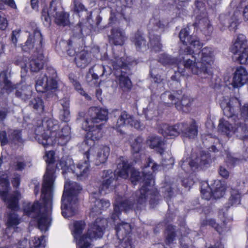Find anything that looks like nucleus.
<instances>
[{
  "mask_svg": "<svg viewBox=\"0 0 248 248\" xmlns=\"http://www.w3.org/2000/svg\"><path fill=\"white\" fill-rule=\"evenodd\" d=\"M189 28L181 30L179 37L183 43L180 52V61L176 62L178 71L179 73L183 72L181 69V59H183V65L189 69L194 74L199 76L202 78H205L209 75L207 65H211L213 63L214 58L212 49L210 48H203L201 51V44L195 36H188Z\"/></svg>",
  "mask_w": 248,
  "mask_h": 248,
  "instance_id": "f257e3e1",
  "label": "nucleus"
},
{
  "mask_svg": "<svg viewBox=\"0 0 248 248\" xmlns=\"http://www.w3.org/2000/svg\"><path fill=\"white\" fill-rule=\"evenodd\" d=\"M130 171L131 181L134 185L138 181L143 183L141 188L136 193V203L133 205L129 201H125L123 202L117 201L114 203L115 214L113 215L112 218L114 221L117 220L116 217H118L121 210H124L126 211L133 207L135 209L141 208L147 201V197L150 195V204H152V200H155L157 197V192L154 188L155 181L151 173H145L143 172V178L139 175V172L134 170L127 161L124 160H121L118 163L117 169L115 173L118 176L124 179H126L128 176V173Z\"/></svg>",
  "mask_w": 248,
  "mask_h": 248,
  "instance_id": "f03ea898",
  "label": "nucleus"
},
{
  "mask_svg": "<svg viewBox=\"0 0 248 248\" xmlns=\"http://www.w3.org/2000/svg\"><path fill=\"white\" fill-rule=\"evenodd\" d=\"M55 178L54 170L49 165L44 175L41 196L44 206L42 207L38 201L33 203H25L23 206L24 214L37 221L41 231H47L51 225L52 198Z\"/></svg>",
  "mask_w": 248,
  "mask_h": 248,
  "instance_id": "7ed1b4c3",
  "label": "nucleus"
},
{
  "mask_svg": "<svg viewBox=\"0 0 248 248\" xmlns=\"http://www.w3.org/2000/svg\"><path fill=\"white\" fill-rule=\"evenodd\" d=\"M237 100L232 98H224L220 103L224 114L228 120L222 119L219 121L218 130L228 137L235 136L242 140L248 137V126L243 119H239L234 116V108L232 105L236 104Z\"/></svg>",
  "mask_w": 248,
  "mask_h": 248,
  "instance_id": "20e7f679",
  "label": "nucleus"
},
{
  "mask_svg": "<svg viewBox=\"0 0 248 248\" xmlns=\"http://www.w3.org/2000/svg\"><path fill=\"white\" fill-rule=\"evenodd\" d=\"M107 222L105 218H97L93 223L90 225L87 234L88 236H86L82 235L85 227V222L83 221H75L70 228L77 248H90V241L103 236Z\"/></svg>",
  "mask_w": 248,
  "mask_h": 248,
  "instance_id": "39448f33",
  "label": "nucleus"
},
{
  "mask_svg": "<svg viewBox=\"0 0 248 248\" xmlns=\"http://www.w3.org/2000/svg\"><path fill=\"white\" fill-rule=\"evenodd\" d=\"M81 189V187L77 183L65 180L61 207L62 213L64 217H72L76 213L77 196Z\"/></svg>",
  "mask_w": 248,
  "mask_h": 248,
  "instance_id": "423d86ee",
  "label": "nucleus"
},
{
  "mask_svg": "<svg viewBox=\"0 0 248 248\" xmlns=\"http://www.w3.org/2000/svg\"><path fill=\"white\" fill-rule=\"evenodd\" d=\"M90 142V145H88L87 141L80 145V150L83 152L84 156L94 161L97 165L106 162L110 153L109 147L104 145L93 146V142Z\"/></svg>",
  "mask_w": 248,
  "mask_h": 248,
  "instance_id": "0eeeda50",
  "label": "nucleus"
},
{
  "mask_svg": "<svg viewBox=\"0 0 248 248\" xmlns=\"http://www.w3.org/2000/svg\"><path fill=\"white\" fill-rule=\"evenodd\" d=\"M55 18V23L60 26H65L69 23L68 15L64 13L60 5L52 1L49 9L44 8L41 14V19L44 24L48 26L51 22V18Z\"/></svg>",
  "mask_w": 248,
  "mask_h": 248,
  "instance_id": "6e6552de",
  "label": "nucleus"
},
{
  "mask_svg": "<svg viewBox=\"0 0 248 248\" xmlns=\"http://www.w3.org/2000/svg\"><path fill=\"white\" fill-rule=\"evenodd\" d=\"M90 160L87 158V160L84 161L79 162L77 165L76 167L72 164L73 161L72 160L68 159L67 161L62 160L59 164H57V167L58 168L61 167V169L63 170V174L65 179L66 173H69L75 174L79 179L82 180L85 179L89 174Z\"/></svg>",
  "mask_w": 248,
  "mask_h": 248,
  "instance_id": "1a4fd4ad",
  "label": "nucleus"
},
{
  "mask_svg": "<svg viewBox=\"0 0 248 248\" xmlns=\"http://www.w3.org/2000/svg\"><path fill=\"white\" fill-rule=\"evenodd\" d=\"M233 59L241 64L248 63V46L246 37L243 34L239 35L231 47Z\"/></svg>",
  "mask_w": 248,
  "mask_h": 248,
  "instance_id": "9d476101",
  "label": "nucleus"
},
{
  "mask_svg": "<svg viewBox=\"0 0 248 248\" xmlns=\"http://www.w3.org/2000/svg\"><path fill=\"white\" fill-rule=\"evenodd\" d=\"M58 121L49 119L44 123V125L47 128L46 132L41 136L37 135L36 138L38 142L42 144L45 148L52 145L56 140L57 131L59 130Z\"/></svg>",
  "mask_w": 248,
  "mask_h": 248,
  "instance_id": "9b49d317",
  "label": "nucleus"
},
{
  "mask_svg": "<svg viewBox=\"0 0 248 248\" xmlns=\"http://www.w3.org/2000/svg\"><path fill=\"white\" fill-rule=\"evenodd\" d=\"M56 76L55 70L49 68L42 74L36 80L35 88L38 92H45L48 90L56 89L58 84L55 78Z\"/></svg>",
  "mask_w": 248,
  "mask_h": 248,
  "instance_id": "f8f14e48",
  "label": "nucleus"
},
{
  "mask_svg": "<svg viewBox=\"0 0 248 248\" xmlns=\"http://www.w3.org/2000/svg\"><path fill=\"white\" fill-rule=\"evenodd\" d=\"M185 125L183 124H178L174 126L165 125L162 129V134L165 137L172 138L178 136L181 131L184 133V136L190 139H194L197 135V126L194 121H192L188 129L184 131Z\"/></svg>",
  "mask_w": 248,
  "mask_h": 248,
  "instance_id": "ddd939ff",
  "label": "nucleus"
},
{
  "mask_svg": "<svg viewBox=\"0 0 248 248\" xmlns=\"http://www.w3.org/2000/svg\"><path fill=\"white\" fill-rule=\"evenodd\" d=\"M147 144L152 149L159 152L162 157V164L165 166H171L174 164V159L169 151H164V143L161 139L155 136L149 137L147 140Z\"/></svg>",
  "mask_w": 248,
  "mask_h": 248,
  "instance_id": "4468645a",
  "label": "nucleus"
},
{
  "mask_svg": "<svg viewBox=\"0 0 248 248\" xmlns=\"http://www.w3.org/2000/svg\"><path fill=\"white\" fill-rule=\"evenodd\" d=\"M226 189L225 184L220 181L216 180L211 183L206 188L202 187L201 189L202 196L203 199L210 200L212 197L215 199H218L222 197Z\"/></svg>",
  "mask_w": 248,
  "mask_h": 248,
  "instance_id": "2eb2a0df",
  "label": "nucleus"
},
{
  "mask_svg": "<svg viewBox=\"0 0 248 248\" xmlns=\"http://www.w3.org/2000/svg\"><path fill=\"white\" fill-rule=\"evenodd\" d=\"M96 124L90 121L89 119H86L83 123L82 128L87 132L86 140L83 142L87 141L88 145H90V140H92L94 146L95 145L94 141L99 140L102 137V132L101 131V125Z\"/></svg>",
  "mask_w": 248,
  "mask_h": 248,
  "instance_id": "dca6fc26",
  "label": "nucleus"
},
{
  "mask_svg": "<svg viewBox=\"0 0 248 248\" xmlns=\"http://www.w3.org/2000/svg\"><path fill=\"white\" fill-rule=\"evenodd\" d=\"M131 230L129 224L122 221L117 222L116 232L118 238L121 241L119 248H132L129 237L128 236Z\"/></svg>",
  "mask_w": 248,
  "mask_h": 248,
  "instance_id": "f3484780",
  "label": "nucleus"
},
{
  "mask_svg": "<svg viewBox=\"0 0 248 248\" xmlns=\"http://www.w3.org/2000/svg\"><path fill=\"white\" fill-rule=\"evenodd\" d=\"M22 69V73H26L29 69L31 72H37L43 68L44 65V57L41 53L37 57L33 56L29 60L28 63L21 62L19 64Z\"/></svg>",
  "mask_w": 248,
  "mask_h": 248,
  "instance_id": "a211bd4d",
  "label": "nucleus"
},
{
  "mask_svg": "<svg viewBox=\"0 0 248 248\" xmlns=\"http://www.w3.org/2000/svg\"><path fill=\"white\" fill-rule=\"evenodd\" d=\"M42 37L40 31L36 30L33 34H31L22 49L24 51H29L35 48L37 51H40L42 47Z\"/></svg>",
  "mask_w": 248,
  "mask_h": 248,
  "instance_id": "6ab92c4d",
  "label": "nucleus"
},
{
  "mask_svg": "<svg viewBox=\"0 0 248 248\" xmlns=\"http://www.w3.org/2000/svg\"><path fill=\"white\" fill-rule=\"evenodd\" d=\"M248 82V73L242 66L237 67L233 73L231 85L234 88L242 87Z\"/></svg>",
  "mask_w": 248,
  "mask_h": 248,
  "instance_id": "aec40b11",
  "label": "nucleus"
},
{
  "mask_svg": "<svg viewBox=\"0 0 248 248\" xmlns=\"http://www.w3.org/2000/svg\"><path fill=\"white\" fill-rule=\"evenodd\" d=\"M108 111L105 108L93 107L90 108L86 119L98 124L101 121H106L108 119Z\"/></svg>",
  "mask_w": 248,
  "mask_h": 248,
  "instance_id": "412c9836",
  "label": "nucleus"
},
{
  "mask_svg": "<svg viewBox=\"0 0 248 248\" xmlns=\"http://www.w3.org/2000/svg\"><path fill=\"white\" fill-rule=\"evenodd\" d=\"M126 125H130L136 129H140L142 127L140 122L134 120L133 118L129 115L125 111H123L118 120L116 125V128L118 129L121 127Z\"/></svg>",
  "mask_w": 248,
  "mask_h": 248,
  "instance_id": "4be33fe9",
  "label": "nucleus"
},
{
  "mask_svg": "<svg viewBox=\"0 0 248 248\" xmlns=\"http://www.w3.org/2000/svg\"><path fill=\"white\" fill-rule=\"evenodd\" d=\"M70 128L68 125H64L60 130H58L56 140L54 143L58 142L61 145L65 144L70 139Z\"/></svg>",
  "mask_w": 248,
  "mask_h": 248,
  "instance_id": "5701e85b",
  "label": "nucleus"
},
{
  "mask_svg": "<svg viewBox=\"0 0 248 248\" xmlns=\"http://www.w3.org/2000/svg\"><path fill=\"white\" fill-rule=\"evenodd\" d=\"M104 173L105 176L102 183L100 192L106 194L114 189V186L112 185L113 179L112 178L113 174L111 170H107Z\"/></svg>",
  "mask_w": 248,
  "mask_h": 248,
  "instance_id": "b1692460",
  "label": "nucleus"
},
{
  "mask_svg": "<svg viewBox=\"0 0 248 248\" xmlns=\"http://www.w3.org/2000/svg\"><path fill=\"white\" fill-rule=\"evenodd\" d=\"M194 24L195 26L200 28L205 34H208L212 31V27L210 25L205 14H203L202 16H198Z\"/></svg>",
  "mask_w": 248,
  "mask_h": 248,
  "instance_id": "393cba45",
  "label": "nucleus"
},
{
  "mask_svg": "<svg viewBox=\"0 0 248 248\" xmlns=\"http://www.w3.org/2000/svg\"><path fill=\"white\" fill-rule=\"evenodd\" d=\"M196 159L197 161L194 164H192V161L190 162V165L191 168L204 169L211 162L209 155L203 152L200 154V156L196 157Z\"/></svg>",
  "mask_w": 248,
  "mask_h": 248,
  "instance_id": "a878e982",
  "label": "nucleus"
},
{
  "mask_svg": "<svg viewBox=\"0 0 248 248\" xmlns=\"http://www.w3.org/2000/svg\"><path fill=\"white\" fill-rule=\"evenodd\" d=\"M109 38L115 45H122L125 40L124 33L117 28H114L112 30Z\"/></svg>",
  "mask_w": 248,
  "mask_h": 248,
  "instance_id": "bb28decb",
  "label": "nucleus"
},
{
  "mask_svg": "<svg viewBox=\"0 0 248 248\" xmlns=\"http://www.w3.org/2000/svg\"><path fill=\"white\" fill-rule=\"evenodd\" d=\"M143 139L141 137H138L131 144L132 154L134 158L137 160L138 157H141V154L140 153L142 147Z\"/></svg>",
  "mask_w": 248,
  "mask_h": 248,
  "instance_id": "cd10ccee",
  "label": "nucleus"
},
{
  "mask_svg": "<svg viewBox=\"0 0 248 248\" xmlns=\"http://www.w3.org/2000/svg\"><path fill=\"white\" fill-rule=\"evenodd\" d=\"M110 206V202L106 200H96L94 201V207L92 209L91 215L93 216L94 213H100L101 210L108 208Z\"/></svg>",
  "mask_w": 248,
  "mask_h": 248,
  "instance_id": "c85d7f7f",
  "label": "nucleus"
},
{
  "mask_svg": "<svg viewBox=\"0 0 248 248\" xmlns=\"http://www.w3.org/2000/svg\"><path fill=\"white\" fill-rule=\"evenodd\" d=\"M31 248H44L46 246V241L44 236L40 237H34L32 238L31 242Z\"/></svg>",
  "mask_w": 248,
  "mask_h": 248,
  "instance_id": "c756f323",
  "label": "nucleus"
},
{
  "mask_svg": "<svg viewBox=\"0 0 248 248\" xmlns=\"http://www.w3.org/2000/svg\"><path fill=\"white\" fill-rule=\"evenodd\" d=\"M69 79L73 85L75 87V89L82 95L85 97L86 98L89 99L90 96L85 93L84 91L81 88V85L78 81L77 78L74 76L73 74L69 75Z\"/></svg>",
  "mask_w": 248,
  "mask_h": 248,
  "instance_id": "7c9ffc66",
  "label": "nucleus"
},
{
  "mask_svg": "<svg viewBox=\"0 0 248 248\" xmlns=\"http://www.w3.org/2000/svg\"><path fill=\"white\" fill-rule=\"evenodd\" d=\"M119 85L124 91H126L131 89L132 83L127 77L121 75L119 78Z\"/></svg>",
  "mask_w": 248,
  "mask_h": 248,
  "instance_id": "2f4dec72",
  "label": "nucleus"
},
{
  "mask_svg": "<svg viewBox=\"0 0 248 248\" xmlns=\"http://www.w3.org/2000/svg\"><path fill=\"white\" fill-rule=\"evenodd\" d=\"M63 109L61 111L60 118L64 122H68L70 120V114L69 110V103H65L62 104Z\"/></svg>",
  "mask_w": 248,
  "mask_h": 248,
  "instance_id": "473e14b6",
  "label": "nucleus"
},
{
  "mask_svg": "<svg viewBox=\"0 0 248 248\" xmlns=\"http://www.w3.org/2000/svg\"><path fill=\"white\" fill-rule=\"evenodd\" d=\"M241 195L237 190H232L229 203L232 206H236L240 203Z\"/></svg>",
  "mask_w": 248,
  "mask_h": 248,
  "instance_id": "72a5a7b5",
  "label": "nucleus"
},
{
  "mask_svg": "<svg viewBox=\"0 0 248 248\" xmlns=\"http://www.w3.org/2000/svg\"><path fill=\"white\" fill-rule=\"evenodd\" d=\"M0 85L6 90H8L11 87V83L8 80L4 72L0 74Z\"/></svg>",
  "mask_w": 248,
  "mask_h": 248,
  "instance_id": "f704fd0d",
  "label": "nucleus"
},
{
  "mask_svg": "<svg viewBox=\"0 0 248 248\" xmlns=\"http://www.w3.org/2000/svg\"><path fill=\"white\" fill-rule=\"evenodd\" d=\"M175 232L174 228L171 226H169L166 231V243L170 244L173 240L174 237Z\"/></svg>",
  "mask_w": 248,
  "mask_h": 248,
  "instance_id": "c9c22d12",
  "label": "nucleus"
},
{
  "mask_svg": "<svg viewBox=\"0 0 248 248\" xmlns=\"http://www.w3.org/2000/svg\"><path fill=\"white\" fill-rule=\"evenodd\" d=\"M132 42L135 43L136 47L139 48H140V47L145 45L144 40L139 33L136 34L134 37L132 38Z\"/></svg>",
  "mask_w": 248,
  "mask_h": 248,
  "instance_id": "e433bc0d",
  "label": "nucleus"
},
{
  "mask_svg": "<svg viewBox=\"0 0 248 248\" xmlns=\"http://www.w3.org/2000/svg\"><path fill=\"white\" fill-rule=\"evenodd\" d=\"M32 104L33 105V107L38 110L39 111H43L44 110V105L43 101L40 98H37L35 99L32 101Z\"/></svg>",
  "mask_w": 248,
  "mask_h": 248,
  "instance_id": "4c0bfd02",
  "label": "nucleus"
},
{
  "mask_svg": "<svg viewBox=\"0 0 248 248\" xmlns=\"http://www.w3.org/2000/svg\"><path fill=\"white\" fill-rule=\"evenodd\" d=\"M3 4L9 6L13 9H16V5L14 0H0V9H4L5 8Z\"/></svg>",
  "mask_w": 248,
  "mask_h": 248,
  "instance_id": "58836bf2",
  "label": "nucleus"
},
{
  "mask_svg": "<svg viewBox=\"0 0 248 248\" xmlns=\"http://www.w3.org/2000/svg\"><path fill=\"white\" fill-rule=\"evenodd\" d=\"M202 226H206V225H209L211 227H214L216 230L219 232V233L221 232V231L220 229V227L218 226V225H217L215 220L212 219H208L205 221H203L202 222Z\"/></svg>",
  "mask_w": 248,
  "mask_h": 248,
  "instance_id": "ea45409f",
  "label": "nucleus"
},
{
  "mask_svg": "<svg viewBox=\"0 0 248 248\" xmlns=\"http://www.w3.org/2000/svg\"><path fill=\"white\" fill-rule=\"evenodd\" d=\"M75 61L78 66L81 68L85 67L88 64L87 60L85 58V56L76 58Z\"/></svg>",
  "mask_w": 248,
  "mask_h": 248,
  "instance_id": "a19ab883",
  "label": "nucleus"
},
{
  "mask_svg": "<svg viewBox=\"0 0 248 248\" xmlns=\"http://www.w3.org/2000/svg\"><path fill=\"white\" fill-rule=\"evenodd\" d=\"M54 153L53 151L46 152L44 157L46 162L48 164L53 163L54 161Z\"/></svg>",
  "mask_w": 248,
  "mask_h": 248,
  "instance_id": "79ce46f5",
  "label": "nucleus"
},
{
  "mask_svg": "<svg viewBox=\"0 0 248 248\" xmlns=\"http://www.w3.org/2000/svg\"><path fill=\"white\" fill-rule=\"evenodd\" d=\"M151 166V169L153 171H155L157 170V168L159 167L158 165L152 161L151 158H149L146 161V164L144 166V169L147 168L148 167Z\"/></svg>",
  "mask_w": 248,
  "mask_h": 248,
  "instance_id": "37998d69",
  "label": "nucleus"
},
{
  "mask_svg": "<svg viewBox=\"0 0 248 248\" xmlns=\"http://www.w3.org/2000/svg\"><path fill=\"white\" fill-rule=\"evenodd\" d=\"M31 246L30 242H28L27 239H24L15 247L16 248H31Z\"/></svg>",
  "mask_w": 248,
  "mask_h": 248,
  "instance_id": "c03bdc74",
  "label": "nucleus"
},
{
  "mask_svg": "<svg viewBox=\"0 0 248 248\" xmlns=\"http://www.w3.org/2000/svg\"><path fill=\"white\" fill-rule=\"evenodd\" d=\"M125 64L122 62L121 59H117L116 62H112V66L114 69H118L119 68H121L125 66Z\"/></svg>",
  "mask_w": 248,
  "mask_h": 248,
  "instance_id": "a18cd8bd",
  "label": "nucleus"
},
{
  "mask_svg": "<svg viewBox=\"0 0 248 248\" xmlns=\"http://www.w3.org/2000/svg\"><path fill=\"white\" fill-rule=\"evenodd\" d=\"M8 26V21L6 18L4 16L0 15V29L5 30Z\"/></svg>",
  "mask_w": 248,
  "mask_h": 248,
  "instance_id": "49530a36",
  "label": "nucleus"
},
{
  "mask_svg": "<svg viewBox=\"0 0 248 248\" xmlns=\"http://www.w3.org/2000/svg\"><path fill=\"white\" fill-rule=\"evenodd\" d=\"M16 163V165L15 167L16 170H21L24 168L25 164L23 162V158H20L19 159L17 160Z\"/></svg>",
  "mask_w": 248,
  "mask_h": 248,
  "instance_id": "de8ad7c7",
  "label": "nucleus"
},
{
  "mask_svg": "<svg viewBox=\"0 0 248 248\" xmlns=\"http://www.w3.org/2000/svg\"><path fill=\"white\" fill-rule=\"evenodd\" d=\"M219 173L222 177L227 178L229 177V172L226 168L220 167L219 170Z\"/></svg>",
  "mask_w": 248,
  "mask_h": 248,
  "instance_id": "09e8293b",
  "label": "nucleus"
},
{
  "mask_svg": "<svg viewBox=\"0 0 248 248\" xmlns=\"http://www.w3.org/2000/svg\"><path fill=\"white\" fill-rule=\"evenodd\" d=\"M20 31L16 30L13 31L12 35V40L14 44H16L17 41V37L18 36Z\"/></svg>",
  "mask_w": 248,
  "mask_h": 248,
  "instance_id": "8fccbe9b",
  "label": "nucleus"
},
{
  "mask_svg": "<svg viewBox=\"0 0 248 248\" xmlns=\"http://www.w3.org/2000/svg\"><path fill=\"white\" fill-rule=\"evenodd\" d=\"M0 140L1 145H5L7 142L6 134L5 131L0 132Z\"/></svg>",
  "mask_w": 248,
  "mask_h": 248,
  "instance_id": "3c124183",
  "label": "nucleus"
},
{
  "mask_svg": "<svg viewBox=\"0 0 248 248\" xmlns=\"http://www.w3.org/2000/svg\"><path fill=\"white\" fill-rule=\"evenodd\" d=\"M151 105H150L147 108V112L145 114L146 117L149 119H152L153 118V115H155V111L151 110Z\"/></svg>",
  "mask_w": 248,
  "mask_h": 248,
  "instance_id": "603ef678",
  "label": "nucleus"
},
{
  "mask_svg": "<svg viewBox=\"0 0 248 248\" xmlns=\"http://www.w3.org/2000/svg\"><path fill=\"white\" fill-rule=\"evenodd\" d=\"M193 184L194 182L191 179H184L183 181V185L186 187H190Z\"/></svg>",
  "mask_w": 248,
  "mask_h": 248,
  "instance_id": "864d4df0",
  "label": "nucleus"
},
{
  "mask_svg": "<svg viewBox=\"0 0 248 248\" xmlns=\"http://www.w3.org/2000/svg\"><path fill=\"white\" fill-rule=\"evenodd\" d=\"M242 115L243 117L248 120V104L245 105L243 108Z\"/></svg>",
  "mask_w": 248,
  "mask_h": 248,
  "instance_id": "5fc2aeb1",
  "label": "nucleus"
},
{
  "mask_svg": "<svg viewBox=\"0 0 248 248\" xmlns=\"http://www.w3.org/2000/svg\"><path fill=\"white\" fill-rule=\"evenodd\" d=\"M243 16L245 21L248 22V5H247L244 9Z\"/></svg>",
  "mask_w": 248,
  "mask_h": 248,
  "instance_id": "6e6d98bb",
  "label": "nucleus"
},
{
  "mask_svg": "<svg viewBox=\"0 0 248 248\" xmlns=\"http://www.w3.org/2000/svg\"><path fill=\"white\" fill-rule=\"evenodd\" d=\"M31 7L33 9L38 10V0H31Z\"/></svg>",
  "mask_w": 248,
  "mask_h": 248,
  "instance_id": "4d7b16f0",
  "label": "nucleus"
},
{
  "mask_svg": "<svg viewBox=\"0 0 248 248\" xmlns=\"http://www.w3.org/2000/svg\"><path fill=\"white\" fill-rule=\"evenodd\" d=\"M13 136L15 137V139L17 141H20V131L19 130H16L14 132Z\"/></svg>",
  "mask_w": 248,
  "mask_h": 248,
  "instance_id": "13d9d810",
  "label": "nucleus"
},
{
  "mask_svg": "<svg viewBox=\"0 0 248 248\" xmlns=\"http://www.w3.org/2000/svg\"><path fill=\"white\" fill-rule=\"evenodd\" d=\"M13 186L15 187H17L19 185L20 181L19 178L18 176L16 177L12 181Z\"/></svg>",
  "mask_w": 248,
  "mask_h": 248,
  "instance_id": "bf43d9fd",
  "label": "nucleus"
},
{
  "mask_svg": "<svg viewBox=\"0 0 248 248\" xmlns=\"http://www.w3.org/2000/svg\"><path fill=\"white\" fill-rule=\"evenodd\" d=\"M6 116V111L5 110H0V120H2Z\"/></svg>",
  "mask_w": 248,
  "mask_h": 248,
  "instance_id": "052dcab7",
  "label": "nucleus"
},
{
  "mask_svg": "<svg viewBox=\"0 0 248 248\" xmlns=\"http://www.w3.org/2000/svg\"><path fill=\"white\" fill-rule=\"evenodd\" d=\"M196 157H195L194 155L192 156V159L189 161H186V162H188L189 165H190V162L192 161V164H194L196 162ZM190 166V165H189Z\"/></svg>",
  "mask_w": 248,
  "mask_h": 248,
  "instance_id": "680f3d73",
  "label": "nucleus"
},
{
  "mask_svg": "<svg viewBox=\"0 0 248 248\" xmlns=\"http://www.w3.org/2000/svg\"><path fill=\"white\" fill-rule=\"evenodd\" d=\"M75 51H73V50H68V53L70 56L74 55L75 54Z\"/></svg>",
  "mask_w": 248,
  "mask_h": 248,
  "instance_id": "e2e57ef3",
  "label": "nucleus"
},
{
  "mask_svg": "<svg viewBox=\"0 0 248 248\" xmlns=\"http://www.w3.org/2000/svg\"><path fill=\"white\" fill-rule=\"evenodd\" d=\"M211 2L213 3L214 4H216L218 2H219V1L221 0H209Z\"/></svg>",
  "mask_w": 248,
  "mask_h": 248,
  "instance_id": "0e129e2a",
  "label": "nucleus"
},
{
  "mask_svg": "<svg viewBox=\"0 0 248 248\" xmlns=\"http://www.w3.org/2000/svg\"><path fill=\"white\" fill-rule=\"evenodd\" d=\"M39 187L38 186H36L34 189V192L35 194H37L39 192Z\"/></svg>",
  "mask_w": 248,
  "mask_h": 248,
  "instance_id": "69168bd1",
  "label": "nucleus"
},
{
  "mask_svg": "<svg viewBox=\"0 0 248 248\" xmlns=\"http://www.w3.org/2000/svg\"><path fill=\"white\" fill-rule=\"evenodd\" d=\"M3 49V45L0 43V55L2 53Z\"/></svg>",
  "mask_w": 248,
  "mask_h": 248,
  "instance_id": "338daca9",
  "label": "nucleus"
},
{
  "mask_svg": "<svg viewBox=\"0 0 248 248\" xmlns=\"http://www.w3.org/2000/svg\"><path fill=\"white\" fill-rule=\"evenodd\" d=\"M16 95H17V96H21V95L22 93H21V92H20L19 90H18V91L16 92Z\"/></svg>",
  "mask_w": 248,
  "mask_h": 248,
  "instance_id": "774afa93",
  "label": "nucleus"
}]
</instances>
